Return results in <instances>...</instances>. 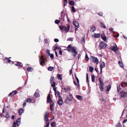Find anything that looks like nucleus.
<instances>
[{"instance_id": "f257e3e1", "label": "nucleus", "mask_w": 127, "mask_h": 127, "mask_svg": "<svg viewBox=\"0 0 127 127\" xmlns=\"http://www.w3.org/2000/svg\"><path fill=\"white\" fill-rule=\"evenodd\" d=\"M59 28L61 30L63 31H65L66 32H67L69 30L70 26L69 25H68L67 27L63 26H60Z\"/></svg>"}, {"instance_id": "f03ea898", "label": "nucleus", "mask_w": 127, "mask_h": 127, "mask_svg": "<svg viewBox=\"0 0 127 127\" xmlns=\"http://www.w3.org/2000/svg\"><path fill=\"white\" fill-rule=\"evenodd\" d=\"M48 103H49L50 104V109L52 110H53L54 108V103L51 99V97L49 94H48Z\"/></svg>"}, {"instance_id": "7ed1b4c3", "label": "nucleus", "mask_w": 127, "mask_h": 127, "mask_svg": "<svg viewBox=\"0 0 127 127\" xmlns=\"http://www.w3.org/2000/svg\"><path fill=\"white\" fill-rule=\"evenodd\" d=\"M106 44L104 41H101L100 43L99 46L100 49L105 48L107 47Z\"/></svg>"}, {"instance_id": "20e7f679", "label": "nucleus", "mask_w": 127, "mask_h": 127, "mask_svg": "<svg viewBox=\"0 0 127 127\" xmlns=\"http://www.w3.org/2000/svg\"><path fill=\"white\" fill-rule=\"evenodd\" d=\"M72 49V55L73 57H75L76 55L78 54V51L76 50L77 48L75 46H73V48Z\"/></svg>"}, {"instance_id": "39448f33", "label": "nucleus", "mask_w": 127, "mask_h": 127, "mask_svg": "<svg viewBox=\"0 0 127 127\" xmlns=\"http://www.w3.org/2000/svg\"><path fill=\"white\" fill-rule=\"evenodd\" d=\"M40 64L41 65H43L45 64V60L43 57L42 56L40 58Z\"/></svg>"}, {"instance_id": "423d86ee", "label": "nucleus", "mask_w": 127, "mask_h": 127, "mask_svg": "<svg viewBox=\"0 0 127 127\" xmlns=\"http://www.w3.org/2000/svg\"><path fill=\"white\" fill-rule=\"evenodd\" d=\"M105 66V64L103 62H102L100 65V74H101L102 73V69L104 68Z\"/></svg>"}, {"instance_id": "0eeeda50", "label": "nucleus", "mask_w": 127, "mask_h": 127, "mask_svg": "<svg viewBox=\"0 0 127 127\" xmlns=\"http://www.w3.org/2000/svg\"><path fill=\"white\" fill-rule=\"evenodd\" d=\"M91 57L93 62L95 63H96L97 64H98V62L97 58L93 56H91Z\"/></svg>"}, {"instance_id": "6e6552de", "label": "nucleus", "mask_w": 127, "mask_h": 127, "mask_svg": "<svg viewBox=\"0 0 127 127\" xmlns=\"http://www.w3.org/2000/svg\"><path fill=\"white\" fill-rule=\"evenodd\" d=\"M126 93L124 91H121L120 93V95L121 97H125L126 96Z\"/></svg>"}, {"instance_id": "1a4fd4ad", "label": "nucleus", "mask_w": 127, "mask_h": 127, "mask_svg": "<svg viewBox=\"0 0 127 127\" xmlns=\"http://www.w3.org/2000/svg\"><path fill=\"white\" fill-rule=\"evenodd\" d=\"M50 82L51 85H53L55 84V83L54 82V78L52 76L51 77L50 79Z\"/></svg>"}, {"instance_id": "9d476101", "label": "nucleus", "mask_w": 127, "mask_h": 127, "mask_svg": "<svg viewBox=\"0 0 127 127\" xmlns=\"http://www.w3.org/2000/svg\"><path fill=\"white\" fill-rule=\"evenodd\" d=\"M63 89L65 92H67V91H70L71 90L69 86H65V87H64L63 88Z\"/></svg>"}, {"instance_id": "9b49d317", "label": "nucleus", "mask_w": 127, "mask_h": 127, "mask_svg": "<svg viewBox=\"0 0 127 127\" xmlns=\"http://www.w3.org/2000/svg\"><path fill=\"white\" fill-rule=\"evenodd\" d=\"M99 33L97 34L96 33H94L92 35V36L95 38H98L100 37Z\"/></svg>"}, {"instance_id": "f8f14e48", "label": "nucleus", "mask_w": 127, "mask_h": 127, "mask_svg": "<svg viewBox=\"0 0 127 127\" xmlns=\"http://www.w3.org/2000/svg\"><path fill=\"white\" fill-rule=\"evenodd\" d=\"M73 98V97L71 94H69L67 96V99L69 101H71Z\"/></svg>"}, {"instance_id": "ddd939ff", "label": "nucleus", "mask_w": 127, "mask_h": 127, "mask_svg": "<svg viewBox=\"0 0 127 127\" xmlns=\"http://www.w3.org/2000/svg\"><path fill=\"white\" fill-rule=\"evenodd\" d=\"M44 120L46 122H47L48 121V113L47 112H46L45 114Z\"/></svg>"}, {"instance_id": "4468645a", "label": "nucleus", "mask_w": 127, "mask_h": 127, "mask_svg": "<svg viewBox=\"0 0 127 127\" xmlns=\"http://www.w3.org/2000/svg\"><path fill=\"white\" fill-rule=\"evenodd\" d=\"M58 103L60 106L62 105L63 103V101L62 99H59L58 101Z\"/></svg>"}, {"instance_id": "2eb2a0df", "label": "nucleus", "mask_w": 127, "mask_h": 127, "mask_svg": "<svg viewBox=\"0 0 127 127\" xmlns=\"http://www.w3.org/2000/svg\"><path fill=\"white\" fill-rule=\"evenodd\" d=\"M55 95H56V97H57V96L56 95H57V96L59 98L61 97L60 95V93L59 92V91H57L55 93Z\"/></svg>"}, {"instance_id": "dca6fc26", "label": "nucleus", "mask_w": 127, "mask_h": 127, "mask_svg": "<svg viewBox=\"0 0 127 127\" xmlns=\"http://www.w3.org/2000/svg\"><path fill=\"white\" fill-rule=\"evenodd\" d=\"M96 30V28L95 26H93L92 27L91 29L90 30V32H94Z\"/></svg>"}, {"instance_id": "f3484780", "label": "nucleus", "mask_w": 127, "mask_h": 127, "mask_svg": "<svg viewBox=\"0 0 127 127\" xmlns=\"http://www.w3.org/2000/svg\"><path fill=\"white\" fill-rule=\"evenodd\" d=\"M76 97L77 99L81 100L83 99L82 97L80 95H76Z\"/></svg>"}, {"instance_id": "a211bd4d", "label": "nucleus", "mask_w": 127, "mask_h": 127, "mask_svg": "<svg viewBox=\"0 0 127 127\" xmlns=\"http://www.w3.org/2000/svg\"><path fill=\"white\" fill-rule=\"evenodd\" d=\"M74 25L76 27L79 28V23L76 21L74 22L73 23Z\"/></svg>"}, {"instance_id": "6ab92c4d", "label": "nucleus", "mask_w": 127, "mask_h": 127, "mask_svg": "<svg viewBox=\"0 0 127 127\" xmlns=\"http://www.w3.org/2000/svg\"><path fill=\"white\" fill-rule=\"evenodd\" d=\"M20 121V118H18V119L16 120V122L17 126H19L20 124L21 123Z\"/></svg>"}, {"instance_id": "aec40b11", "label": "nucleus", "mask_w": 127, "mask_h": 127, "mask_svg": "<svg viewBox=\"0 0 127 127\" xmlns=\"http://www.w3.org/2000/svg\"><path fill=\"white\" fill-rule=\"evenodd\" d=\"M48 55H49L50 56V58L52 59H53L54 57V56L53 54H50V51L49 50H48Z\"/></svg>"}, {"instance_id": "412c9836", "label": "nucleus", "mask_w": 127, "mask_h": 127, "mask_svg": "<svg viewBox=\"0 0 127 127\" xmlns=\"http://www.w3.org/2000/svg\"><path fill=\"white\" fill-rule=\"evenodd\" d=\"M24 112V110L23 109H20L18 111L19 115H21Z\"/></svg>"}, {"instance_id": "4be33fe9", "label": "nucleus", "mask_w": 127, "mask_h": 127, "mask_svg": "<svg viewBox=\"0 0 127 127\" xmlns=\"http://www.w3.org/2000/svg\"><path fill=\"white\" fill-rule=\"evenodd\" d=\"M51 125L52 127H56V124L55 122L51 123Z\"/></svg>"}, {"instance_id": "5701e85b", "label": "nucleus", "mask_w": 127, "mask_h": 127, "mask_svg": "<svg viewBox=\"0 0 127 127\" xmlns=\"http://www.w3.org/2000/svg\"><path fill=\"white\" fill-rule=\"evenodd\" d=\"M111 49L112 50H114V51L116 53H117V51L115 50V46H112L110 47Z\"/></svg>"}, {"instance_id": "b1692460", "label": "nucleus", "mask_w": 127, "mask_h": 127, "mask_svg": "<svg viewBox=\"0 0 127 127\" xmlns=\"http://www.w3.org/2000/svg\"><path fill=\"white\" fill-rule=\"evenodd\" d=\"M100 25L101 27L105 29L106 28V27L101 22H100Z\"/></svg>"}, {"instance_id": "393cba45", "label": "nucleus", "mask_w": 127, "mask_h": 127, "mask_svg": "<svg viewBox=\"0 0 127 127\" xmlns=\"http://www.w3.org/2000/svg\"><path fill=\"white\" fill-rule=\"evenodd\" d=\"M99 83L100 84V85L101 86H103L104 83L103 81H101V78H99Z\"/></svg>"}, {"instance_id": "a878e982", "label": "nucleus", "mask_w": 127, "mask_h": 127, "mask_svg": "<svg viewBox=\"0 0 127 127\" xmlns=\"http://www.w3.org/2000/svg\"><path fill=\"white\" fill-rule=\"evenodd\" d=\"M53 85H51V86L53 87V89L55 92V93L56 92V87H55V84Z\"/></svg>"}, {"instance_id": "bb28decb", "label": "nucleus", "mask_w": 127, "mask_h": 127, "mask_svg": "<svg viewBox=\"0 0 127 127\" xmlns=\"http://www.w3.org/2000/svg\"><path fill=\"white\" fill-rule=\"evenodd\" d=\"M64 12V11H63L61 12V19H63V18L64 16V15L63 14Z\"/></svg>"}, {"instance_id": "cd10ccee", "label": "nucleus", "mask_w": 127, "mask_h": 127, "mask_svg": "<svg viewBox=\"0 0 127 127\" xmlns=\"http://www.w3.org/2000/svg\"><path fill=\"white\" fill-rule=\"evenodd\" d=\"M54 69V67H53L49 66L48 67V70L52 71Z\"/></svg>"}, {"instance_id": "c85d7f7f", "label": "nucleus", "mask_w": 127, "mask_h": 127, "mask_svg": "<svg viewBox=\"0 0 127 127\" xmlns=\"http://www.w3.org/2000/svg\"><path fill=\"white\" fill-rule=\"evenodd\" d=\"M69 4L70 5H74L75 3L72 0L70 1Z\"/></svg>"}, {"instance_id": "c756f323", "label": "nucleus", "mask_w": 127, "mask_h": 127, "mask_svg": "<svg viewBox=\"0 0 127 127\" xmlns=\"http://www.w3.org/2000/svg\"><path fill=\"white\" fill-rule=\"evenodd\" d=\"M57 76L58 78H59L60 80H61L62 79V76L61 74H58L57 75Z\"/></svg>"}, {"instance_id": "7c9ffc66", "label": "nucleus", "mask_w": 127, "mask_h": 127, "mask_svg": "<svg viewBox=\"0 0 127 127\" xmlns=\"http://www.w3.org/2000/svg\"><path fill=\"white\" fill-rule=\"evenodd\" d=\"M71 11L73 13H74L76 11V10H75V8L74 6H72L71 8Z\"/></svg>"}, {"instance_id": "2f4dec72", "label": "nucleus", "mask_w": 127, "mask_h": 127, "mask_svg": "<svg viewBox=\"0 0 127 127\" xmlns=\"http://www.w3.org/2000/svg\"><path fill=\"white\" fill-rule=\"evenodd\" d=\"M94 68L92 66H90L89 68V70L91 72H92L94 70Z\"/></svg>"}, {"instance_id": "473e14b6", "label": "nucleus", "mask_w": 127, "mask_h": 127, "mask_svg": "<svg viewBox=\"0 0 127 127\" xmlns=\"http://www.w3.org/2000/svg\"><path fill=\"white\" fill-rule=\"evenodd\" d=\"M107 89L106 91H108L111 88V86L110 85H109L107 87Z\"/></svg>"}, {"instance_id": "72a5a7b5", "label": "nucleus", "mask_w": 127, "mask_h": 127, "mask_svg": "<svg viewBox=\"0 0 127 127\" xmlns=\"http://www.w3.org/2000/svg\"><path fill=\"white\" fill-rule=\"evenodd\" d=\"M33 69L31 67H28L27 68V70L28 72L32 71L33 70Z\"/></svg>"}, {"instance_id": "f704fd0d", "label": "nucleus", "mask_w": 127, "mask_h": 127, "mask_svg": "<svg viewBox=\"0 0 127 127\" xmlns=\"http://www.w3.org/2000/svg\"><path fill=\"white\" fill-rule=\"evenodd\" d=\"M34 95L36 97H38L39 96V94L38 93H35Z\"/></svg>"}, {"instance_id": "c9c22d12", "label": "nucleus", "mask_w": 127, "mask_h": 127, "mask_svg": "<svg viewBox=\"0 0 127 127\" xmlns=\"http://www.w3.org/2000/svg\"><path fill=\"white\" fill-rule=\"evenodd\" d=\"M101 38L104 41H105L106 40V37L105 36H101Z\"/></svg>"}, {"instance_id": "e433bc0d", "label": "nucleus", "mask_w": 127, "mask_h": 127, "mask_svg": "<svg viewBox=\"0 0 127 127\" xmlns=\"http://www.w3.org/2000/svg\"><path fill=\"white\" fill-rule=\"evenodd\" d=\"M5 115H3L6 118H8L9 117V116L7 113H6L5 114Z\"/></svg>"}, {"instance_id": "4c0bfd02", "label": "nucleus", "mask_w": 127, "mask_h": 127, "mask_svg": "<svg viewBox=\"0 0 127 127\" xmlns=\"http://www.w3.org/2000/svg\"><path fill=\"white\" fill-rule=\"evenodd\" d=\"M118 64H120V67H123V65L120 61H119Z\"/></svg>"}, {"instance_id": "58836bf2", "label": "nucleus", "mask_w": 127, "mask_h": 127, "mask_svg": "<svg viewBox=\"0 0 127 127\" xmlns=\"http://www.w3.org/2000/svg\"><path fill=\"white\" fill-rule=\"evenodd\" d=\"M85 59L86 61H87L89 60V58L86 54Z\"/></svg>"}, {"instance_id": "ea45409f", "label": "nucleus", "mask_w": 127, "mask_h": 127, "mask_svg": "<svg viewBox=\"0 0 127 127\" xmlns=\"http://www.w3.org/2000/svg\"><path fill=\"white\" fill-rule=\"evenodd\" d=\"M92 82H94L95 80V77L94 76H92Z\"/></svg>"}, {"instance_id": "a19ab883", "label": "nucleus", "mask_w": 127, "mask_h": 127, "mask_svg": "<svg viewBox=\"0 0 127 127\" xmlns=\"http://www.w3.org/2000/svg\"><path fill=\"white\" fill-rule=\"evenodd\" d=\"M117 127H122L121 124L120 123H118L116 125Z\"/></svg>"}, {"instance_id": "79ce46f5", "label": "nucleus", "mask_w": 127, "mask_h": 127, "mask_svg": "<svg viewBox=\"0 0 127 127\" xmlns=\"http://www.w3.org/2000/svg\"><path fill=\"white\" fill-rule=\"evenodd\" d=\"M32 101L31 99L30 98H28L27 100V102L30 103Z\"/></svg>"}, {"instance_id": "37998d69", "label": "nucleus", "mask_w": 127, "mask_h": 127, "mask_svg": "<svg viewBox=\"0 0 127 127\" xmlns=\"http://www.w3.org/2000/svg\"><path fill=\"white\" fill-rule=\"evenodd\" d=\"M73 48V46H72V47L71 48H69L67 49V50L69 52H71L72 51V49Z\"/></svg>"}, {"instance_id": "c03bdc74", "label": "nucleus", "mask_w": 127, "mask_h": 127, "mask_svg": "<svg viewBox=\"0 0 127 127\" xmlns=\"http://www.w3.org/2000/svg\"><path fill=\"white\" fill-rule=\"evenodd\" d=\"M59 20H55V23L57 24H58L59 23Z\"/></svg>"}, {"instance_id": "a18cd8bd", "label": "nucleus", "mask_w": 127, "mask_h": 127, "mask_svg": "<svg viewBox=\"0 0 127 127\" xmlns=\"http://www.w3.org/2000/svg\"><path fill=\"white\" fill-rule=\"evenodd\" d=\"M99 88L101 91H103V86H100Z\"/></svg>"}, {"instance_id": "49530a36", "label": "nucleus", "mask_w": 127, "mask_h": 127, "mask_svg": "<svg viewBox=\"0 0 127 127\" xmlns=\"http://www.w3.org/2000/svg\"><path fill=\"white\" fill-rule=\"evenodd\" d=\"M54 41L55 42H58L59 41V40L57 38H55L54 40Z\"/></svg>"}, {"instance_id": "de8ad7c7", "label": "nucleus", "mask_w": 127, "mask_h": 127, "mask_svg": "<svg viewBox=\"0 0 127 127\" xmlns=\"http://www.w3.org/2000/svg\"><path fill=\"white\" fill-rule=\"evenodd\" d=\"M12 127H16V123L15 122H14Z\"/></svg>"}, {"instance_id": "09e8293b", "label": "nucleus", "mask_w": 127, "mask_h": 127, "mask_svg": "<svg viewBox=\"0 0 127 127\" xmlns=\"http://www.w3.org/2000/svg\"><path fill=\"white\" fill-rule=\"evenodd\" d=\"M98 14L100 16H102V15H103V13L102 12H99L98 13Z\"/></svg>"}, {"instance_id": "8fccbe9b", "label": "nucleus", "mask_w": 127, "mask_h": 127, "mask_svg": "<svg viewBox=\"0 0 127 127\" xmlns=\"http://www.w3.org/2000/svg\"><path fill=\"white\" fill-rule=\"evenodd\" d=\"M86 81L87 82L88 80V73L86 74Z\"/></svg>"}, {"instance_id": "3c124183", "label": "nucleus", "mask_w": 127, "mask_h": 127, "mask_svg": "<svg viewBox=\"0 0 127 127\" xmlns=\"http://www.w3.org/2000/svg\"><path fill=\"white\" fill-rule=\"evenodd\" d=\"M17 63H19L18 66H22V64L21 63L19 62H17Z\"/></svg>"}, {"instance_id": "603ef678", "label": "nucleus", "mask_w": 127, "mask_h": 127, "mask_svg": "<svg viewBox=\"0 0 127 127\" xmlns=\"http://www.w3.org/2000/svg\"><path fill=\"white\" fill-rule=\"evenodd\" d=\"M72 47V46L70 44L67 47L68 48H71Z\"/></svg>"}, {"instance_id": "864d4df0", "label": "nucleus", "mask_w": 127, "mask_h": 127, "mask_svg": "<svg viewBox=\"0 0 127 127\" xmlns=\"http://www.w3.org/2000/svg\"><path fill=\"white\" fill-rule=\"evenodd\" d=\"M83 39L82 40V42H83V43H84L85 42V38L83 37H82Z\"/></svg>"}, {"instance_id": "5fc2aeb1", "label": "nucleus", "mask_w": 127, "mask_h": 127, "mask_svg": "<svg viewBox=\"0 0 127 127\" xmlns=\"http://www.w3.org/2000/svg\"><path fill=\"white\" fill-rule=\"evenodd\" d=\"M115 46L116 47V49H115L117 51V53L118 52V48L117 45H115Z\"/></svg>"}, {"instance_id": "6e6d98bb", "label": "nucleus", "mask_w": 127, "mask_h": 127, "mask_svg": "<svg viewBox=\"0 0 127 127\" xmlns=\"http://www.w3.org/2000/svg\"><path fill=\"white\" fill-rule=\"evenodd\" d=\"M117 90L118 91V92H119L120 90V86H119V87H117Z\"/></svg>"}, {"instance_id": "4d7b16f0", "label": "nucleus", "mask_w": 127, "mask_h": 127, "mask_svg": "<svg viewBox=\"0 0 127 127\" xmlns=\"http://www.w3.org/2000/svg\"><path fill=\"white\" fill-rule=\"evenodd\" d=\"M127 122V119L123 121V123H125Z\"/></svg>"}, {"instance_id": "13d9d810", "label": "nucleus", "mask_w": 127, "mask_h": 127, "mask_svg": "<svg viewBox=\"0 0 127 127\" xmlns=\"http://www.w3.org/2000/svg\"><path fill=\"white\" fill-rule=\"evenodd\" d=\"M44 40L45 41V44H47L48 42V41L46 39H44Z\"/></svg>"}, {"instance_id": "bf43d9fd", "label": "nucleus", "mask_w": 127, "mask_h": 127, "mask_svg": "<svg viewBox=\"0 0 127 127\" xmlns=\"http://www.w3.org/2000/svg\"><path fill=\"white\" fill-rule=\"evenodd\" d=\"M59 53L60 55H62V51L61 50H60L59 52Z\"/></svg>"}, {"instance_id": "052dcab7", "label": "nucleus", "mask_w": 127, "mask_h": 127, "mask_svg": "<svg viewBox=\"0 0 127 127\" xmlns=\"http://www.w3.org/2000/svg\"><path fill=\"white\" fill-rule=\"evenodd\" d=\"M56 49H60V50L61 49V48L60 47H58L57 46H56Z\"/></svg>"}, {"instance_id": "680f3d73", "label": "nucleus", "mask_w": 127, "mask_h": 127, "mask_svg": "<svg viewBox=\"0 0 127 127\" xmlns=\"http://www.w3.org/2000/svg\"><path fill=\"white\" fill-rule=\"evenodd\" d=\"M68 40L69 41H72L71 38H68L67 39V40Z\"/></svg>"}, {"instance_id": "e2e57ef3", "label": "nucleus", "mask_w": 127, "mask_h": 127, "mask_svg": "<svg viewBox=\"0 0 127 127\" xmlns=\"http://www.w3.org/2000/svg\"><path fill=\"white\" fill-rule=\"evenodd\" d=\"M113 28H111L109 29V31H113Z\"/></svg>"}, {"instance_id": "0e129e2a", "label": "nucleus", "mask_w": 127, "mask_h": 127, "mask_svg": "<svg viewBox=\"0 0 127 127\" xmlns=\"http://www.w3.org/2000/svg\"><path fill=\"white\" fill-rule=\"evenodd\" d=\"M100 100L101 101H103L104 100V98L103 97H102L100 99Z\"/></svg>"}, {"instance_id": "69168bd1", "label": "nucleus", "mask_w": 127, "mask_h": 127, "mask_svg": "<svg viewBox=\"0 0 127 127\" xmlns=\"http://www.w3.org/2000/svg\"><path fill=\"white\" fill-rule=\"evenodd\" d=\"M26 102L25 101L24 102V104H23V107H25L26 105Z\"/></svg>"}, {"instance_id": "338daca9", "label": "nucleus", "mask_w": 127, "mask_h": 127, "mask_svg": "<svg viewBox=\"0 0 127 127\" xmlns=\"http://www.w3.org/2000/svg\"><path fill=\"white\" fill-rule=\"evenodd\" d=\"M80 56H81L80 54H78V60H79V58L80 57Z\"/></svg>"}, {"instance_id": "774afa93", "label": "nucleus", "mask_w": 127, "mask_h": 127, "mask_svg": "<svg viewBox=\"0 0 127 127\" xmlns=\"http://www.w3.org/2000/svg\"><path fill=\"white\" fill-rule=\"evenodd\" d=\"M14 115H12L11 118L12 119V120L14 119Z\"/></svg>"}]
</instances>
